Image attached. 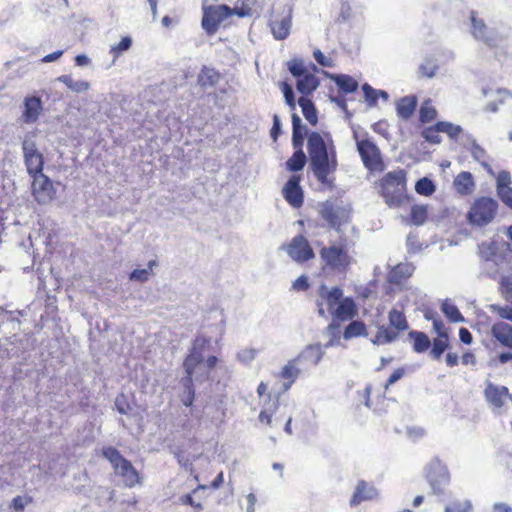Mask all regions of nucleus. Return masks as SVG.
I'll return each mask as SVG.
<instances>
[{"label":"nucleus","mask_w":512,"mask_h":512,"mask_svg":"<svg viewBox=\"0 0 512 512\" xmlns=\"http://www.w3.org/2000/svg\"><path fill=\"white\" fill-rule=\"evenodd\" d=\"M310 167L317 181L328 188L334 187V174L338 168L337 150L330 133L313 131L307 138Z\"/></svg>","instance_id":"obj_1"},{"label":"nucleus","mask_w":512,"mask_h":512,"mask_svg":"<svg viewBox=\"0 0 512 512\" xmlns=\"http://www.w3.org/2000/svg\"><path fill=\"white\" fill-rule=\"evenodd\" d=\"M317 292L316 306L319 316L330 315L334 321L346 322L358 315L354 299L344 297V292L340 287H328L326 284H321Z\"/></svg>","instance_id":"obj_2"},{"label":"nucleus","mask_w":512,"mask_h":512,"mask_svg":"<svg viewBox=\"0 0 512 512\" xmlns=\"http://www.w3.org/2000/svg\"><path fill=\"white\" fill-rule=\"evenodd\" d=\"M324 356L320 344L307 346L295 358L289 360L277 374V378L283 380L282 390L288 391L295 383L301 371L306 365L317 366Z\"/></svg>","instance_id":"obj_3"},{"label":"nucleus","mask_w":512,"mask_h":512,"mask_svg":"<svg viewBox=\"0 0 512 512\" xmlns=\"http://www.w3.org/2000/svg\"><path fill=\"white\" fill-rule=\"evenodd\" d=\"M378 192L391 208H398L409 200L407 172L404 169L389 171L378 181Z\"/></svg>","instance_id":"obj_4"},{"label":"nucleus","mask_w":512,"mask_h":512,"mask_svg":"<svg viewBox=\"0 0 512 512\" xmlns=\"http://www.w3.org/2000/svg\"><path fill=\"white\" fill-rule=\"evenodd\" d=\"M489 310L500 319L491 325L492 339L501 347L512 349V306L491 304Z\"/></svg>","instance_id":"obj_5"},{"label":"nucleus","mask_w":512,"mask_h":512,"mask_svg":"<svg viewBox=\"0 0 512 512\" xmlns=\"http://www.w3.org/2000/svg\"><path fill=\"white\" fill-rule=\"evenodd\" d=\"M319 255L322 261L321 270L323 272L332 271L346 274L353 261L345 245L323 246L319 251Z\"/></svg>","instance_id":"obj_6"},{"label":"nucleus","mask_w":512,"mask_h":512,"mask_svg":"<svg viewBox=\"0 0 512 512\" xmlns=\"http://www.w3.org/2000/svg\"><path fill=\"white\" fill-rule=\"evenodd\" d=\"M102 455L111 463L115 474L122 478L127 487H134L140 483L138 471L115 447H104L102 449Z\"/></svg>","instance_id":"obj_7"},{"label":"nucleus","mask_w":512,"mask_h":512,"mask_svg":"<svg viewBox=\"0 0 512 512\" xmlns=\"http://www.w3.org/2000/svg\"><path fill=\"white\" fill-rule=\"evenodd\" d=\"M498 203L491 197L481 196L474 200L468 213L467 220L476 226L489 224L496 216Z\"/></svg>","instance_id":"obj_8"},{"label":"nucleus","mask_w":512,"mask_h":512,"mask_svg":"<svg viewBox=\"0 0 512 512\" xmlns=\"http://www.w3.org/2000/svg\"><path fill=\"white\" fill-rule=\"evenodd\" d=\"M388 320L390 328L385 326L378 328L373 340L375 344H389L395 341L401 332L409 328L406 316L400 310L391 309L388 313Z\"/></svg>","instance_id":"obj_9"},{"label":"nucleus","mask_w":512,"mask_h":512,"mask_svg":"<svg viewBox=\"0 0 512 512\" xmlns=\"http://www.w3.org/2000/svg\"><path fill=\"white\" fill-rule=\"evenodd\" d=\"M318 213L330 228L338 232L350 221V209L336 200L321 202Z\"/></svg>","instance_id":"obj_10"},{"label":"nucleus","mask_w":512,"mask_h":512,"mask_svg":"<svg viewBox=\"0 0 512 512\" xmlns=\"http://www.w3.org/2000/svg\"><path fill=\"white\" fill-rule=\"evenodd\" d=\"M356 147L364 167L370 172H382L385 163L380 148L369 138L356 139Z\"/></svg>","instance_id":"obj_11"},{"label":"nucleus","mask_w":512,"mask_h":512,"mask_svg":"<svg viewBox=\"0 0 512 512\" xmlns=\"http://www.w3.org/2000/svg\"><path fill=\"white\" fill-rule=\"evenodd\" d=\"M233 14V9L225 4L207 6L204 8L202 27L208 35H213L217 32L221 22Z\"/></svg>","instance_id":"obj_12"},{"label":"nucleus","mask_w":512,"mask_h":512,"mask_svg":"<svg viewBox=\"0 0 512 512\" xmlns=\"http://www.w3.org/2000/svg\"><path fill=\"white\" fill-rule=\"evenodd\" d=\"M426 479L430 484L432 494L442 495L450 482V475L447 467L436 460L426 468Z\"/></svg>","instance_id":"obj_13"},{"label":"nucleus","mask_w":512,"mask_h":512,"mask_svg":"<svg viewBox=\"0 0 512 512\" xmlns=\"http://www.w3.org/2000/svg\"><path fill=\"white\" fill-rule=\"evenodd\" d=\"M24 163L30 177L43 173L44 157L35 142L24 140L22 143Z\"/></svg>","instance_id":"obj_14"},{"label":"nucleus","mask_w":512,"mask_h":512,"mask_svg":"<svg viewBox=\"0 0 512 512\" xmlns=\"http://www.w3.org/2000/svg\"><path fill=\"white\" fill-rule=\"evenodd\" d=\"M32 178V194L39 204H45L54 199L56 191L53 182L44 173L37 174Z\"/></svg>","instance_id":"obj_15"},{"label":"nucleus","mask_w":512,"mask_h":512,"mask_svg":"<svg viewBox=\"0 0 512 512\" xmlns=\"http://www.w3.org/2000/svg\"><path fill=\"white\" fill-rule=\"evenodd\" d=\"M471 33L474 38L483 41L489 47L497 46L500 37L492 29H489L482 18L478 17V13L471 11Z\"/></svg>","instance_id":"obj_16"},{"label":"nucleus","mask_w":512,"mask_h":512,"mask_svg":"<svg viewBox=\"0 0 512 512\" xmlns=\"http://www.w3.org/2000/svg\"><path fill=\"white\" fill-rule=\"evenodd\" d=\"M288 255L296 262L304 263L312 260L315 253L308 240L301 234L296 235L286 247Z\"/></svg>","instance_id":"obj_17"},{"label":"nucleus","mask_w":512,"mask_h":512,"mask_svg":"<svg viewBox=\"0 0 512 512\" xmlns=\"http://www.w3.org/2000/svg\"><path fill=\"white\" fill-rule=\"evenodd\" d=\"M301 176L292 175L282 189L285 201L293 208L299 209L304 203V191L300 185Z\"/></svg>","instance_id":"obj_18"},{"label":"nucleus","mask_w":512,"mask_h":512,"mask_svg":"<svg viewBox=\"0 0 512 512\" xmlns=\"http://www.w3.org/2000/svg\"><path fill=\"white\" fill-rule=\"evenodd\" d=\"M208 340L206 338L197 339L195 344H199L201 348H203L206 344H208ZM203 362V354L200 350H197L196 345L192 348L190 353L185 357L183 361V368L185 370V377L183 379L193 380V374L195 372L196 367Z\"/></svg>","instance_id":"obj_19"},{"label":"nucleus","mask_w":512,"mask_h":512,"mask_svg":"<svg viewBox=\"0 0 512 512\" xmlns=\"http://www.w3.org/2000/svg\"><path fill=\"white\" fill-rule=\"evenodd\" d=\"M511 176L508 171H500L496 179V191L500 200L512 209Z\"/></svg>","instance_id":"obj_20"},{"label":"nucleus","mask_w":512,"mask_h":512,"mask_svg":"<svg viewBox=\"0 0 512 512\" xmlns=\"http://www.w3.org/2000/svg\"><path fill=\"white\" fill-rule=\"evenodd\" d=\"M43 110L41 98L38 96H27L24 99L22 118L25 123H34L38 120Z\"/></svg>","instance_id":"obj_21"},{"label":"nucleus","mask_w":512,"mask_h":512,"mask_svg":"<svg viewBox=\"0 0 512 512\" xmlns=\"http://www.w3.org/2000/svg\"><path fill=\"white\" fill-rule=\"evenodd\" d=\"M418 104L416 95H407L401 97L396 102L397 116L403 120L408 121L414 115Z\"/></svg>","instance_id":"obj_22"},{"label":"nucleus","mask_w":512,"mask_h":512,"mask_svg":"<svg viewBox=\"0 0 512 512\" xmlns=\"http://www.w3.org/2000/svg\"><path fill=\"white\" fill-rule=\"evenodd\" d=\"M270 28L276 39H286L290 33L291 17L287 15L274 16L270 21Z\"/></svg>","instance_id":"obj_23"},{"label":"nucleus","mask_w":512,"mask_h":512,"mask_svg":"<svg viewBox=\"0 0 512 512\" xmlns=\"http://www.w3.org/2000/svg\"><path fill=\"white\" fill-rule=\"evenodd\" d=\"M435 333L437 337L431 342L430 356L434 360H440L443 353L449 348V329Z\"/></svg>","instance_id":"obj_24"},{"label":"nucleus","mask_w":512,"mask_h":512,"mask_svg":"<svg viewBox=\"0 0 512 512\" xmlns=\"http://www.w3.org/2000/svg\"><path fill=\"white\" fill-rule=\"evenodd\" d=\"M453 186L458 194L470 195L475 189L474 178L470 172L462 171L454 178Z\"/></svg>","instance_id":"obj_25"},{"label":"nucleus","mask_w":512,"mask_h":512,"mask_svg":"<svg viewBox=\"0 0 512 512\" xmlns=\"http://www.w3.org/2000/svg\"><path fill=\"white\" fill-rule=\"evenodd\" d=\"M222 78L221 73L215 68L203 66L197 76V83L202 88L216 86Z\"/></svg>","instance_id":"obj_26"},{"label":"nucleus","mask_w":512,"mask_h":512,"mask_svg":"<svg viewBox=\"0 0 512 512\" xmlns=\"http://www.w3.org/2000/svg\"><path fill=\"white\" fill-rule=\"evenodd\" d=\"M414 270L415 267L410 263H399L391 270L389 281L392 284L400 285L412 276Z\"/></svg>","instance_id":"obj_27"},{"label":"nucleus","mask_w":512,"mask_h":512,"mask_svg":"<svg viewBox=\"0 0 512 512\" xmlns=\"http://www.w3.org/2000/svg\"><path fill=\"white\" fill-rule=\"evenodd\" d=\"M207 486L203 484H199L196 488L192 490L191 493L181 495L178 498V504L183 506H191L194 509V512H201L203 510L202 498L197 497V494L200 490H206Z\"/></svg>","instance_id":"obj_28"},{"label":"nucleus","mask_w":512,"mask_h":512,"mask_svg":"<svg viewBox=\"0 0 512 512\" xmlns=\"http://www.w3.org/2000/svg\"><path fill=\"white\" fill-rule=\"evenodd\" d=\"M375 496V489L370 487L364 480L357 483L355 491L351 497L350 505L357 506L363 501L371 500Z\"/></svg>","instance_id":"obj_29"},{"label":"nucleus","mask_w":512,"mask_h":512,"mask_svg":"<svg viewBox=\"0 0 512 512\" xmlns=\"http://www.w3.org/2000/svg\"><path fill=\"white\" fill-rule=\"evenodd\" d=\"M318 86H319L318 78L310 72L299 77L296 82V88H297L298 92H300L301 94H303L305 96H307V95L311 94L313 91H315Z\"/></svg>","instance_id":"obj_30"},{"label":"nucleus","mask_w":512,"mask_h":512,"mask_svg":"<svg viewBox=\"0 0 512 512\" xmlns=\"http://www.w3.org/2000/svg\"><path fill=\"white\" fill-rule=\"evenodd\" d=\"M408 336L413 342L412 347L416 353H424L431 346V340L424 332L410 331Z\"/></svg>","instance_id":"obj_31"},{"label":"nucleus","mask_w":512,"mask_h":512,"mask_svg":"<svg viewBox=\"0 0 512 512\" xmlns=\"http://www.w3.org/2000/svg\"><path fill=\"white\" fill-rule=\"evenodd\" d=\"M441 311L452 323H460L465 321V318L458 307L449 299H445L441 303Z\"/></svg>","instance_id":"obj_32"},{"label":"nucleus","mask_w":512,"mask_h":512,"mask_svg":"<svg viewBox=\"0 0 512 512\" xmlns=\"http://www.w3.org/2000/svg\"><path fill=\"white\" fill-rule=\"evenodd\" d=\"M298 104L302 109L305 119L312 126H315L318 122V116L314 103L309 98L302 96L298 99Z\"/></svg>","instance_id":"obj_33"},{"label":"nucleus","mask_w":512,"mask_h":512,"mask_svg":"<svg viewBox=\"0 0 512 512\" xmlns=\"http://www.w3.org/2000/svg\"><path fill=\"white\" fill-rule=\"evenodd\" d=\"M333 81L338 86L339 90L345 94L353 93L358 89V82L351 76L340 74L332 76Z\"/></svg>","instance_id":"obj_34"},{"label":"nucleus","mask_w":512,"mask_h":512,"mask_svg":"<svg viewBox=\"0 0 512 512\" xmlns=\"http://www.w3.org/2000/svg\"><path fill=\"white\" fill-rule=\"evenodd\" d=\"M367 335V328L363 321L353 320L344 329L343 338L349 340Z\"/></svg>","instance_id":"obj_35"},{"label":"nucleus","mask_w":512,"mask_h":512,"mask_svg":"<svg viewBox=\"0 0 512 512\" xmlns=\"http://www.w3.org/2000/svg\"><path fill=\"white\" fill-rule=\"evenodd\" d=\"M438 112L433 106L430 98L425 99L419 109V121L423 124L433 122L437 118Z\"/></svg>","instance_id":"obj_36"},{"label":"nucleus","mask_w":512,"mask_h":512,"mask_svg":"<svg viewBox=\"0 0 512 512\" xmlns=\"http://www.w3.org/2000/svg\"><path fill=\"white\" fill-rule=\"evenodd\" d=\"M428 218V205L414 204L410 210V223L416 226L423 225Z\"/></svg>","instance_id":"obj_37"},{"label":"nucleus","mask_w":512,"mask_h":512,"mask_svg":"<svg viewBox=\"0 0 512 512\" xmlns=\"http://www.w3.org/2000/svg\"><path fill=\"white\" fill-rule=\"evenodd\" d=\"M307 162L304 151H295L286 162V168L292 172L301 171Z\"/></svg>","instance_id":"obj_38"},{"label":"nucleus","mask_w":512,"mask_h":512,"mask_svg":"<svg viewBox=\"0 0 512 512\" xmlns=\"http://www.w3.org/2000/svg\"><path fill=\"white\" fill-rule=\"evenodd\" d=\"M156 265H157L156 260H150L148 262V268H146V269H134L129 274V279L131 281H137V282H140V283L147 282L149 280L150 276L152 275L153 268Z\"/></svg>","instance_id":"obj_39"},{"label":"nucleus","mask_w":512,"mask_h":512,"mask_svg":"<svg viewBox=\"0 0 512 512\" xmlns=\"http://www.w3.org/2000/svg\"><path fill=\"white\" fill-rule=\"evenodd\" d=\"M423 316L427 321L432 322V327L434 332H439L443 330L449 329L445 326L443 320L441 319L439 313L432 309V308H426L423 310Z\"/></svg>","instance_id":"obj_40"},{"label":"nucleus","mask_w":512,"mask_h":512,"mask_svg":"<svg viewBox=\"0 0 512 512\" xmlns=\"http://www.w3.org/2000/svg\"><path fill=\"white\" fill-rule=\"evenodd\" d=\"M362 90L365 96V100L368 103L369 106H374L377 104L379 96L383 97L384 99L388 98V94L385 91L382 90H376L368 83L363 84Z\"/></svg>","instance_id":"obj_41"},{"label":"nucleus","mask_w":512,"mask_h":512,"mask_svg":"<svg viewBox=\"0 0 512 512\" xmlns=\"http://www.w3.org/2000/svg\"><path fill=\"white\" fill-rule=\"evenodd\" d=\"M58 81L66 85L70 90L77 93L87 91L90 87L87 81H75L70 75H61L58 77Z\"/></svg>","instance_id":"obj_42"},{"label":"nucleus","mask_w":512,"mask_h":512,"mask_svg":"<svg viewBox=\"0 0 512 512\" xmlns=\"http://www.w3.org/2000/svg\"><path fill=\"white\" fill-rule=\"evenodd\" d=\"M183 386H184V393L181 396V401L183 405L186 407L192 406L194 399H195V389H194V383L193 380L183 379L182 380Z\"/></svg>","instance_id":"obj_43"},{"label":"nucleus","mask_w":512,"mask_h":512,"mask_svg":"<svg viewBox=\"0 0 512 512\" xmlns=\"http://www.w3.org/2000/svg\"><path fill=\"white\" fill-rule=\"evenodd\" d=\"M132 46V38L124 36L118 44L111 46L109 53L112 55L113 60L119 58L124 52L128 51Z\"/></svg>","instance_id":"obj_44"},{"label":"nucleus","mask_w":512,"mask_h":512,"mask_svg":"<svg viewBox=\"0 0 512 512\" xmlns=\"http://www.w3.org/2000/svg\"><path fill=\"white\" fill-rule=\"evenodd\" d=\"M437 127L441 130V133L447 134L448 137L453 140H457L463 131L461 126L455 125V124H453L451 122H447V121L437 122Z\"/></svg>","instance_id":"obj_45"},{"label":"nucleus","mask_w":512,"mask_h":512,"mask_svg":"<svg viewBox=\"0 0 512 512\" xmlns=\"http://www.w3.org/2000/svg\"><path fill=\"white\" fill-rule=\"evenodd\" d=\"M436 190L433 181L427 177L419 179L415 183V191L422 196H431Z\"/></svg>","instance_id":"obj_46"},{"label":"nucleus","mask_w":512,"mask_h":512,"mask_svg":"<svg viewBox=\"0 0 512 512\" xmlns=\"http://www.w3.org/2000/svg\"><path fill=\"white\" fill-rule=\"evenodd\" d=\"M279 407V398L278 396L272 401L269 407L263 409L259 414V421L261 423L266 424L267 426H271L272 424V416L277 411Z\"/></svg>","instance_id":"obj_47"},{"label":"nucleus","mask_w":512,"mask_h":512,"mask_svg":"<svg viewBox=\"0 0 512 512\" xmlns=\"http://www.w3.org/2000/svg\"><path fill=\"white\" fill-rule=\"evenodd\" d=\"M441 130L437 127V123L426 127L422 131V137L431 144H440L442 138L440 136Z\"/></svg>","instance_id":"obj_48"},{"label":"nucleus","mask_w":512,"mask_h":512,"mask_svg":"<svg viewBox=\"0 0 512 512\" xmlns=\"http://www.w3.org/2000/svg\"><path fill=\"white\" fill-rule=\"evenodd\" d=\"M499 292L504 300L512 304V277L504 276L500 279Z\"/></svg>","instance_id":"obj_49"},{"label":"nucleus","mask_w":512,"mask_h":512,"mask_svg":"<svg viewBox=\"0 0 512 512\" xmlns=\"http://www.w3.org/2000/svg\"><path fill=\"white\" fill-rule=\"evenodd\" d=\"M290 73L295 77H301L307 74L306 67L302 59H292L287 63Z\"/></svg>","instance_id":"obj_50"},{"label":"nucleus","mask_w":512,"mask_h":512,"mask_svg":"<svg viewBox=\"0 0 512 512\" xmlns=\"http://www.w3.org/2000/svg\"><path fill=\"white\" fill-rule=\"evenodd\" d=\"M340 322L334 321L332 319V322L327 326V330L332 336V338L328 341V343L325 345L326 347H331L339 343L340 341Z\"/></svg>","instance_id":"obj_51"},{"label":"nucleus","mask_w":512,"mask_h":512,"mask_svg":"<svg viewBox=\"0 0 512 512\" xmlns=\"http://www.w3.org/2000/svg\"><path fill=\"white\" fill-rule=\"evenodd\" d=\"M438 66L431 60L421 64L418 69L421 78H432L435 76Z\"/></svg>","instance_id":"obj_52"},{"label":"nucleus","mask_w":512,"mask_h":512,"mask_svg":"<svg viewBox=\"0 0 512 512\" xmlns=\"http://www.w3.org/2000/svg\"><path fill=\"white\" fill-rule=\"evenodd\" d=\"M33 502V498L31 496H16L12 499L10 503V508H12L16 512H23L25 506L31 504Z\"/></svg>","instance_id":"obj_53"},{"label":"nucleus","mask_w":512,"mask_h":512,"mask_svg":"<svg viewBox=\"0 0 512 512\" xmlns=\"http://www.w3.org/2000/svg\"><path fill=\"white\" fill-rule=\"evenodd\" d=\"M280 88L283 92L285 102L292 110H294L296 107V101H295V96H294V92H293L291 85L288 84L287 82H281Z\"/></svg>","instance_id":"obj_54"},{"label":"nucleus","mask_w":512,"mask_h":512,"mask_svg":"<svg viewBox=\"0 0 512 512\" xmlns=\"http://www.w3.org/2000/svg\"><path fill=\"white\" fill-rule=\"evenodd\" d=\"M389 128H390V125H389L388 121L384 120V119L379 120L372 125L373 131L375 133L381 135L385 139L390 138Z\"/></svg>","instance_id":"obj_55"},{"label":"nucleus","mask_w":512,"mask_h":512,"mask_svg":"<svg viewBox=\"0 0 512 512\" xmlns=\"http://www.w3.org/2000/svg\"><path fill=\"white\" fill-rule=\"evenodd\" d=\"M306 135V127L302 125L301 119L297 114L292 115V135Z\"/></svg>","instance_id":"obj_56"},{"label":"nucleus","mask_w":512,"mask_h":512,"mask_svg":"<svg viewBox=\"0 0 512 512\" xmlns=\"http://www.w3.org/2000/svg\"><path fill=\"white\" fill-rule=\"evenodd\" d=\"M313 56L316 62L323 67H333L334 62L331 58L326 57L319 49L315 50Z\"/></svg>","instance_id":"obj_57"},{"label":"nucleus","mask_w":512,"mask_h":512,"mask_svg":"<svg viewBox=\"0 0 512 512\" xmlns=\"http://www.w3.org/2000/svg\"><path fill=\"white\" fill-rule=\"evenodd\" d=\"M293 289L297 291H306L310 287L308 278L304 275L299 276L292 284Z\"/></svg>","instance_id":"obj_58"},{"label":"nucleus","mask_w":512,"mask_h":512,"mask_svg":"<svg viewBox=\"0 0 512 512\" xmlns=\"http://www.w3.org/2000/svg\"><path fill=\"white\" fill-rule=\"evenodd\" d=\"M405 370L404 368H397L393 371V373L387 379L384 388L388 389V387L394 384L396 381L400 380L404 376Z\"/></svg>","instance_id":"obj_59"},{"label":"nucleus","mask_w":512,"mask_h":512,"mask_svg":"<svg viewBox=\"0 0 512 512\" xmlns=\"http://www.w3.org/2000/svg\"><path fill=\"white\" fill-rule=\"evenodd\" d=\"M471 154L473 158L477 161H481L482 165L488 166L483 160L485 158L486 152L485 150L479 146V145H473L471 149Z\"/></svg>","instance_id":"obj_60"},{"label":"nucleus","mask_w":512,"mask_h":512,"mask_svg":"<svg viewBox=\"0 0 512 512\" xmlns=\"http://www.w3.org/2000/svg\"><path fill=\"white\" fill-rule=\"evenodd\" d=\"M281 134V123L279 117L275 114L273 116V125L270 131L271 138L273 141H277L279 135Z\"/></svg>","instance_id":"obj_61"},{"label":"nucleus","mask_w":512,"mask_h":512,"mask_svg":"<svg viewBox=\"0 0 512 512\" xmlns=\"http://www.w3.org/2000/svg\"><path fill=\"white\" fill-rule=\"evenodd\" d=\"M459 339L466 345H470L473 342V336L471 332L465 327H461L459 329Z\"/></svg>","instance_id":"obj_62"},{"label":"nucleus","mask_w":512,"mask_h":512,"mask_svg":"<svg viewBox=\"0 0 512 512\" xmlns=\"http://www.w3.org/2000/svg\"><path fill=\"white\" fill-rule=\"evenodd\" d=\"M463 365H476V356L472 351H466L461 357Z\"/></svg>","instance_id":"obj_63"},{"label":"nucleus","mask_w":512,"mask_h":512,"mask_svg":"<svg viewBox=\"0 0 512 512\" xmlns=\"http://www.w3.org/2000/svg\"><path fill=\"white\" fill-rule=\"evenodd\" d=\"M446 365L448 367H455L459 364V357L455 352H448L445 357Z\"/></svg>","instance_id":"obj_64"}]
</instances>
